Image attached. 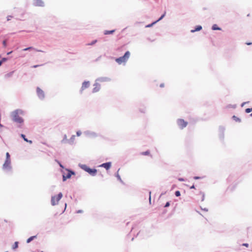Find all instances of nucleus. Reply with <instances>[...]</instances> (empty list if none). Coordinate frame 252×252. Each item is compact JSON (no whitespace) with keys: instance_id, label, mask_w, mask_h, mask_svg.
<instances>
[{"instance_id":"f257e3e1","label":"nucleus","mask_w":252,"mask_h":252,"mask_svg":"<svg viewBox=\"0 0 252 252\" xmlns=\"http://www.w3.org/2000/svg\"><path fill=\"white\" fill-rule=\"evenodd\" d=\"M23 114V111L21 110H16L12 113V120L17 123L22 124L24 122V120L20 116Z\"/></svg>"},{"instance_id":"f03ea898","label":"nucleus","mask_w":252,"mask_h":252,"mask_svg":"<svg viewBox=\"0 0 252 252\" xmlns=\"http://www.w3.org/2000/svg\"><path fill=\"white\" fill-rule=\"evenodd\" d=\"M130 56V52L129 51H127L125 53L124 56L123 57H120L119 58H117L115 61L119 64H121L122 63H126L127 60L128 59Z\"/></svg>"},{"instance_id":"7ed1b4c3","label":"nucleus","mask_w":252,"mask_h":252,"mask_svg":"<svg viewBox=\"0 0 252 252\" xmlns=\"http://www.w3.org/2000/svg\"><path fill=\"white\" fill-rule=\"evenodd\" d=\"M63 197V194L61 192L59 193L57 196H52L51 198V204L53 206L58 204L59 200Z\"/></svg>"},{"instance_id":"20e7f679","label":"nucleus","mask_w":252,"mask_h":252,"mask_svg":"<svg viewBox=\"0 0 252 252\" xmlns=\"http://www.w3.org/2000/svg\"><path fill=\"white\" fill-rule=\"evenodd\" d=\"M83 169L92 176H94L97 172L95 169H91L86 165L84 166Z\"/></svg>"},{"instance_id":"39448f33","label":"nucleus","mask_w":252,"mask_h":252,"mask_svg":"<svg viewBox=\"0 0 252 252\" xmlns=\"http://www.w3.org/2000/svg\"><path fill=\"white\" fill-rule=\"evenodd\" d=\"M177 124L180 128L183 129L187 126L188 122L185 121L183 119H180L178 120Z\"/></svg>"},{"instance_id":"423d86ee","label":"nucleus","mask_w":252,"mask_h":252,"mask_svg":"<svg viewBox=\"0 0 252 252\" xmlns=\"http://www.w3.org/2000/svg\"><path fill=\"white\" fill-rule=\"evenodd\" d=\"M11 160L5 159L4 163L2 165L4 169H9L11 168Z\"/></svg>"},{"instance_id":"0eeeda50","label":"nucleus","mask_w":252,"mask_h":252,"mask_svg":"<svg viewBox=\"0 0 252 252\" xmlns=\"http://www.w3.org/2000/svg\"><path fill=\"white\" fill-rule=\"evenodd\" d=\"M33 4L36 6L43 7L44 6V3L42 0H34Z\"/></svg>"},{"instance_id":"6e6552de","label":"nucleus","mask_w":252,"mask_h":252,"mask_svg":"<svg viewBox=\"0 0 252 252\" xmlns=\"http://www.w3.org/2000/svg\"><path fill=\"white\" fill-rule=\"evenodd\" d=\"M74 173L71 171L68 170V172L66 175H63V181H65L67 179H69L71 177V175L73 174Z\"/></svg>"},{"instance_id":"1a4fd4ad","label":"nucleus","mask_w":252,"mask_h":252,"mask_svg":"<svg viewBox=\"0 0 252 252\" xmlns=\"http://www.w3.org/2000/svg\"><path fill=\"white\" fill-rule=\"evenodd\" d=\"M37 94L39 97L42 98L44 96V94L43 91L41 90L39 88H37Z\"/></svg>"},{"instance_id":"9d476101","label":"nucleus","mask_w":252,"mask_h":252,"mask_svg":"<svg viewBox=\"0 0 252 252\" xmlns=\"http://www.w3.org/2000/svg\"><path fill=\"white\" fill-rule=\"evenodd\" d=\"M90 86V83L89 81H85L83 83L82 86L81 87L82 91L84 90V89L88 88Z\"/></svg>"},{"instance_id":"9b49d317","label":"nucleus","mask_w":252,"mask_h":252,"mask_svg":"<svg viewBox=\"0 0 252 252\" xmlns=\"http://www.w3.org/2000/svg\"><path fill=\"white\" fill-rule=\"evenodd\" d=\"M111 166V162H106L102 164L100 166L105 168L106 170H108Z\"/></svg>"},{"instance_id":"f8f14e48","label":"nucleus","mask_w":252,"mask_h":252,"mask_svg":"<svg viewBox=\"0 0 252 252\" xmlns=\"http://www.w3.org/2000/svg\"><path fill=\"white\" fill-rule=\"evenodd\" d=\"M94 86V87L93 89V92L94 93H96L100 90V85H99L97 83L95 84Z\"/></svg>"},{"instance_id":"ddd939ff","label":"nucleus","mask_w":252,"mask_h":252,"mask_svg":"<svg viewBox=\"0 0 252 252\" xmlns=\"http://www.w3.org/2000/svg\"><path fill=\"white\" fill-rule=\"evenodd\" d=\"M165 15V12H164V14H163V15H162L160 17V18H159L158 20H157V21H156V22H155L153 23H152V24H149V25H147V26H146V27H147H147H151V26H152L154 24H155L157 22H158V21H160V20H161V19H162L164 17Z\"/></svg>"},{"instance_id":"4468645a","label":"nucleus","mask_w":252,"mask_h":252,"mask_svg":"<svg viewBox=\"0 0 252 252\" xmlns=\"http://www.w3.org/2000/svg\"><path fill=\"white\" fill-rule=\"evenodd\" d=\"M115 30H111V31H105L104 32V34L105 35H107V34H112V33H113L115 32Z\"/></svg>"},{"instance_id":"2eb2a0df","label":"nucleus","mask_w":252,"mask_h":252,"mask_svg":"<svg viewBox=\"0 0 252 252\" xmlns=\"http://www.w3.org/2000/svg\"><path fill=\"white\" fill-rule=\"evenodd\" d=\"M202 29V27L201 26H197L195 29L191 30V32H194L196 31H199Z\"/></svg>"},{"instance_id":"dca6fc26","label":"nucleus","mask_w":252,"mask_h":252,"mask_svg":"<svg viewBox=\"0 0 252 252\" xmlns=\"http://www.w3.org/2000/svg\"><path fill=\"white\" fill-rule=\"evenodd\" d=\"M36 237V236H32L30 237L27 240V243H30Z\"/></svg>"},{"instance_id":"f3484780","label":"nucleus","mask_w":252,"mask_h":252,"mask_svg":"<svg viewBox=\"0 0 252 252\" xmlns=\"http://www.w3.org/2000/svg\"><path fill=\"white\" fill-rule=\"evenodd\" d=\"M212 30H220V28L219 27H218V26L215 24L212 27Z\"/></svg>"},{"instance_id":"a211bd4d","label":"nucleus","mask_w":252,"mask_h":252,"mask_svg":"<svg viewBox=\"0 0 252 252\" xmlns=\"http://www.w3.org/2000/svg\"><path fill=\"white\" fill-rule=\"evenodd\" d=\"M141 154L143 156H149L150 155V153L149 151H147L146 152L141 153Z\"/></svg>"},{"instance_id":"6ab92c4d","label":"nucleus","mask_w":252,"mask_h":252,"mask_svg":"<svg viewBox=\"0 0 252 252\" xmlns=\"http://www.w3.org/2000/svg\"><path fill=\"white\" fill-rule=\"evenodd\" d=\"M18 247V242H15L14 243V245L12 246V249L15 250L16 248H17Z\"/></svg>"},{"instance_id":"aec40b11","label":"nucleus","mask_w":252,"mask_h":252,"mask_svg":"<svg viewBox=\"0 0 252 252\" xmlns=\"http://www.w3.org/2000/svg\"><path fill=\"white\" fill-rule=\"evenodd\" d=\"M6 159L10 160V155L8 152L6 153Z\"/></svg>"},{"instance_id":"412c9836","label":"nucleus","mask_w":252,"mask_h":252,"mask_svg":"<svg viewBox=\"0 0 252 252\" xmlns=\"http://www.w3.org/2000/svg\"><path fill=\"white\" fill-rule=\"evenodd\" d=\"M21 136L23 138V139L24 140V141H28V139L26 138V136H25V135L24 134H22L21 135Z\"/></svg>"},{"instance_id":"4be33fe9","label":"nucleus","mask_w":252,"mask_h":252,"mask_svg":"<svg viewBox=\"0 0 252 252\" xmlns=\"http://www.w3.org/2000/svg\"><path fill=\"white\" fill-rule=\"evenodd\" d=\"M175 195L176 196H180V192L179 190H177L175 192Z\"/></svg>"},{"instance_id":"5701e85b","label":"nucleus","mask_w":252,"mask_h":252,"mask_svg":"<svg viewBox=\"0 0 252 252\" xmlns=\"http://www.w3.org/2000/svg\"><path fill=\"white\" fill-rule=\"evenodd\" d=\"M245 112L247 113H250L251 112H252L251 111V108H247L246 110H245Z\"/></svg>"},{"instance_id":"b1692460","label":"nucleus","mask_w":252,"mask_h":252,"mask_svg":"<svg viewBox=\"0 0 252 252\" xmlns=\"http://www.w3.org/2000/svg\"><path fill=\"white\" fill-rule=\"evenodd\" d=\"M170 205V203L169 202H167L166 204L165 205L164 207H168Z\"/></svg>"},{"instance_id":"393cba45","label":"nucleus","mask_w":252,"mask_h":252,"mask_svg":"<svg viewBox=\"0 0 252 252\" xmlns=\"http://www.w3.org/2000/svg\"><path fill=\"white\" fill-rule=\"evenodd\" d=\"M32 48V47H28V48L24 49V51H27V50H30V49H31Z\"/></svg>"},{"instance_id":"a878e982","label":"nucleus","mask_w":252,"mask_h":252,"mask_svg":"<svg viewBox=\"0 0 252 252\" xmlns=\"http://www.w3.org/2000/svg\"><path fill=\"white\" fill-rule=\"evenodd\" d=\"M3 46L4 47H5L6 46V41L4 40V41H3Z\"/></svg>"},{"instance_id":"bb28decb","label":"nucleus","mask_w":252,"mask_h":252,"mask_svg":"<svg viewBox=\"0 0 252 252\" xmlns=\"http://www.w3.org/2000/svg\"><path fill=\"white\" fill-rule=\"evenodd\" d=\"M81 132L80 131H77V136H80L81 135Z\"/></svg>"},{"instance_id":"cd10ccee","label":"nucleus","mask_w":252,"mask_h":252,"mask_svg":"<svg viewBox=\"0 0 252 252\" xmlns=\"http://www.w3.org/2000/svg\"><path fill=\"white\" fill-rule=\"evenodd\" d=\"M7 60L6 58H3L1 61H2V63L5 62Z\"/></svg>"},{"instance_id":"c85d7f7f","label":"nucleus","mask_w":252,"mask_h":252,"mask_svg":"<svg viewBox=\"0 0 252 252\" xmlns=\"http://www.w3.org/2000/svg\"><path fill=\"white\" fill-rule=\"evenodd\" d=\"M26 142L29 143L30 144H32V140H28V141H26Z\"/></svg>"},{"instance_id":"c756f323","label":"nucleus","mask_w":252,"mask_h":252,"mask_svg":"<svg viewBox=\"0 0 252 252\" xmlns=\"http://www.w3.org/2000/svg\"><path fill=\"white\" fill-rule=\"evenodd\" d=\"M246 44H247L248 45H252V43H251V42H247Z\"/></svg>"},{"instance_id":"7c9ffc66","label":"nucleus","mask_w":252,"mask_h":252,"mask_svg":"<svg viewBox=\"0 0 252 252\" xmlns=\"http://www.w3.org/2000/svg\"><path fill=\"white\" fill-rule=\"evenodd\" d=\"M96 42V40H95L94 41H93L91 44H90L89 45H93L94 44V43H95Z\"/></svg>"},{"instance_id":"2f4dec72","label":"nucleus","mask_w":252,"mask_h":252,"mask_svg":"<svg viewBox=\"0 0 252 252\" xmlns=\"http://www.w3.org/2000/svg\"><path fill=\"white\" fill-rule=\"evenodd\" d=\"M39 66H40L39 65H35L33 66V67L35 68V67H37Z\"/></svg>"},{"instance_id":"473e14b6","label":"nucleus","mask_w":252,"mask_h":252,"mask_svg":"<svg viewBox=\"0 0 252 252\" xmlns=\"http://www.w3.org/2000/svg\"><path fill=\"white\" fill-rule=\"evenodd\" d=\"M11 17H12L11 16H8V17H7V20H8H8H10V18H11Z\"/></svg>"},{"instance_id":"72a5a7b5","label":"nucleus","mask_w":252,"mask_h":252,"mask_svg":"<svg viewBox=\"0 0 252 252\" xmlns=\"http://www.w3.org/2000/svg\"><path fill=\"white\" fill-rule=\"evenodd\" d=\"M164 84H161L160 85V87H164Z\"/></svg>"},{"instance_id":"f704fd0d","label":"nucleus","mask_w":252,"mask_h":252,"mask_svg":"<svg viewBox=\"0 0 252 252\" xmlns=\"http://www.w3.org/2000/svg\"><path fill=\"white\" fill-rule=\"evenodd\" d=\"M151 192H150V196H149V200H150V202H151Z\"/></svg>"},{"instance_id":"c9c22d12","label":"nucleus","mask_w":252,"mask_h":252,"mask_svg":"<svg viewBox=\"0 0 252 252\" xmlns=\"http://www.w3.org/2000/svg\"><path fill=\"white\" fill-rule=\"evenodd\" d=\"M243 246H246V247H248V244H243Z\"/></svg>"},{"instance_id":"e433bc0d","label":"nucleus","mask_w":252,"mask_h":252,"mask_svg":"<svg viewBox=\"0 0 252 252\" xmlns=\"http://www.w3.org/2000/svg\"><path fill=\"white\" fill-rule=\"evenodd\" d=\"M2 61H0V66H1V65L2 64Z\"/></svg>"},{"instance_id":"4c0bfd02","label":"nucleus","mask_w":252,"mask_h":252,"mask_svg":"<svg viewBox=\"0 0 252 252\" xmlns=\"http://www.w3.org/2000/svg\"><path fill=\"white\" fill-rule=\"evenodd\" d=\"M194 179H199V177H194Z\"/></svg>"},{"instance_id":"58836bf2","label":"nucleus","mask_w":252,"mask_h":252,"mask_svg":"<svg viewBox=\"0 0 252 252\" xmlns=\"http://www.w3.org/2000/svg\"><path fill=\"white\" fill-rule=\"evenodd\" d=\"M190 189H194V186L193 185L190 187Z\"/></svg>"},{"instance_id":"ea45409f","label":"nucleus","mask_w":252,"mask_h":252,"mask_svg":"<svg viewBox=\"0 0 252 252\" xmlns=\"http://www.w3.org/2000/svg\"><path fill=\"white\" fill-rule=\"evenodd\" d=\"M11 52H8V53H7V55H9V54H11Z\"/></svg>"},{"instance_id":"a19ab883","label":"nucleus","mask_w":252,"mask_h":252,"mask_svg":"<svg viewBox=\"0 0 252 252\" xmlns=\"http://www.w3.org/2000/svg\"><path fill=\"white\" fill-rule=\"evenodd\" d=\"M179 180L180 181H183V179H180Z\"/></svg>"},{"instance_id":"79ce46f5","label":"nucleus","mask_w":252,"mask_h":252,"mask_svg":"<svg viewBox=\"0 0 252 252\" xmlns=\"http://www.w3.org/2000/svg\"><path fill=\"white\" fill-rule=\"evenodd\" d=\"M251 116L252 117V113L251 114Z\"/></svg>"},{"instance_id":"37998d69","label":"nucleus","mask_w":252,"mask_h":252,"mask_svg":"<svg viewBox=\"0 0 252 252\" xmlns=\"http://www.w3.org/2000/svg\"><path fill=\"white\" fill-rule=\"evenodd\" d=\"M251 111H252V108H251Z\"/></svg>"}]
</instances>
